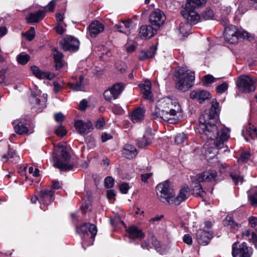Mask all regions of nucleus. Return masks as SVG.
<instances>
[{
  "mask_svg": "<svg viewBox=\"0 0 257 257\" xmlns=\"http://www.w3.org/2000/svg\"><path fill=\"white\" fill-rule=\"evenodd\" d=\"M157 51L156 46L153 45L147 50L142 51L139 54V59L142 61L153 58Z\"/></svg>",
  "mask_w": 257,
  "mask_h": 257,
  "instance_id": "obj_28",
  "label": "nucleus"
},
{
  "mask_svg": "<svg viewBox=\"0 0 257 257\" xmlns=\"http://www.w3.org/2000/svg\"><path fill=\"white\" fill-rule=\"evenodd\" d=\"M25 36L28 40H32L34 38L35 36L34 28L31 27L30 30L26 33Z\"/></svg>",
  "mask_w": 257,
  "mask_h": 257,
  "instance_id": "obj_46",
  "label": "nucleus"
},
{
  "mask_svg": "<svg viewBox=\"0 0 257 257\" xmlns=\"http://www.w3.org/2000/svg\"><path fill=\"white\" fill-rule=\"evenodd\" d=\"M114 180L111 177H107L104 180L105 186L107 188H111L113 186Z\"/></svg>",
  "mask_w": 257,
  "mask_h": 257,
  "instance_id": "obj_47",
  "label": "nucleus"
},
{
  "mask_svg": "<svg viewBox=\"0 0 257 257\" xmlns=\"http://www.w3.org/2000/svg\"><path fill=\"white\" fill-rule=\"evenodd\" d=\"M61 183L58 181H53L51 188L53 190H58L61 188Z\"/></svg>",
  "mask_w": 257,
  "mask_h": 257,
  "instance_id": "obj_57",
  "label": "nucleus"
},
{
  "mask_svg": "<svg viewBox=\"0 0 257 257\" xmlns=\"http://www.w3.org/2000/svg\"><path fill=\"white\" fill-rule=\"evenodd\" d=\"M223 224L225 226H227L230 229H237L238 228V224L234 221L230 215L226 216L223 220Z\"/></svg>",
  "mask_w": 257,
  "mask_h": 257,
  "instance_id": "obj_36",
  "label": "nucleus"
},
{
  "mask_svg": "<svg viewBox=\"0 0 257 257\" xmlns=\"http://www.w3.org/2000/svg\"><path fill=\"white\" fill-rule=\"evenodd\" d=\"M252 252L248 249L245 242H242L237 246L235 242L232 245V255L233 257H250Z\"/></svg>",
  "mask_w": 257,
  "mask_h": 257,
  "instance_id": "obj_10",
  "label": "nucleus"
},
{
  "mask_svg": "<svg viewBox=\"0 0 257 257\" xmlns=\"http://www.w3.org/2000/svg\"><path fill=\"white\" fill-rule=\"evenodd\" d=\"M153 138L151 128H147L144 136L138 140V146L140 148H143L149 145L151 143Z\"/></svg>",
  "mask_w": 257,
  "mask_h": 257,
  "instance_id": "obj_22",
  "label": "nucleus"
},
{
  "mask_svg": "<svg viewBox=\"0 0 257 257\" xmlns=\"http://www.w3.org/2000/svg\"><path fill=\"white\" fill-rule=\"evenodd\" d=\"M53 56L55 62V68L56 70H59L63 65L62 63L63 55L56 49H54L53 50Z\"/></svg>",
  "mask_w": 257,
  "mask_h": 257,
  "instance_id": "obj_34",
  "label": "nucleus"
},
{
  "mask_svg": "<svg viewBox=\"0 0 257 257\" xmlns=\"http://www.w3.org/2000/svg\"><path fill=\"white\" fill-rule=\"evenodd\" d=\"M194 179L199 182H215L218 180V175L215 171L209 170L197 175Z\"/></svg>",
  "mask_w": 257,
  "mask_h": 257,
  "instance_id": "obj_14",
  "label": "nucleus"
},
{
  "mask_svg": "<svg viewBox=\"0 0 257 257\" xmlns=\"http://www.w3.org/2000/svg\"><path fill=\"white\" fill-rule=\"evenodd\" d=\"M250 242L254 243L257 240V235L254 232H251L250 237L247 238Z\"/></svg>",
  "mask_w": 257,
  "mask_h": 257,
  "instance_id": "obj_62",
  "label": "nucleus"
},
{
  "mask_svg": "<svg viewBox=\"0 0 257 257\" xmlns=\"http://www.w3.org/2000/svg\"><path fill=\"white\" fill-rule=\"evenodd\" d=\"M247 33L235 26L230 25L225 27L224 36L225 40L230 44H236L239 39L247 37Z\"/></svg>",
  "mask_w": 257,
  "mask_h": 257,
  "instance_id": "obj_6",
  "label": "nucleus"
},
{
  "mask_svg": "<svg viewBox=\"0 0 257 257\" xmlns=\"http://www.w3.org/2000/svg\"><path fill=\"white\" fill-rule=\"evenodd\" d=\"M166 16L164 13L159 9H155L150 15V24L158 30L165 22Z\"/></svg>",
  "mask_w": 257,
  "mask_h": 257,
  "instance_id": "obj_8",
  "label": "nucleus"
},
{
  "mask_svg": "<svg viewBox=\"0 0 257 257\" xmlns=\"http://www.w3.org/2000/svg\"><path fill=\"white\" fill-rule=\"evenodd\" d=\"M156 190L157 196L163 202L169 204L171 198H173L174 190L168 181L159 184L156 187Z\"/></svg>",
  "mask_w": 257,
  "mask_h": 257,
  "instance_id": "obj_7",
  "label": "nucleus"
},
{
  "mask_svg": "<svg viewBox=\"0 0 257 257\" xmlns=\"http://www.w3.org/2000/svg\"><path fill=\"white\" fill-rule=\"evenodd\" d=\"M16 156V152L13 149L9 148L8 153L4 154L2 156L3 161L6 162L9 158H13Z\"/></svg>",
  "mask_w": 257,
  "mask_h": 257,
  "instance_id": "obj_45",
  "label": "nucleus"
},
{
  "mask_svg": "<svg viewBox=\"0 0 257 257\" xmlns=\"http://www.w3.org/2000/svg\"><path fill=\"white\" fill-rule=\"evenodd\" d=\"M145 110L144 108H136L130 114L131 119L135 123L142 121L145 117Z\"/></svg>",
  "mask_w": 257,
  "mask_h": 257,
  "instance_id": "obj_26",
  "label": "nucleus"
},
{
  "mask_svg": "<svg viewBox=\"0 0 257 257\" xmlns=\"http://www.w3.org/2000/svg\"><path fill=\"white\" fill-rule=\"evenodd\" d=\"M74 126L78 132L82 135L87 134L93 129L92 123L89 120L86 122L81 120H76Z\"/></svg>",
  "mask_w": 257,
  "mask_h": 257,
  "instance_id": "obj_16",
  "label": "nucleus"
},
{
  "mask_svg": "<svg viewBox=\"0 0 257 257\" xmlns=\"http://www.w3.org/2000/svg\"><path fill=\"white\" fill-rule=\"evenodd\" d=\"M54 118L57 122L59 123L64 120V116L61 112H59L55 114Z\"/></svg>",
  "mask_w": 257,
  "mask_h": 257,
  "instance_id": "obj_54",
  "label": "nucleus"
},
{
  "mask_svg": "<svg viewBox=\"0 0 257 257\" xmlns=\"http://www.w3.org/2000/svg\"><path fill=\"white\" fill-rule=\"evenodd\" d=\"M53 153L54 166L62 171L71 170L74 165L71 160L70 153L67 151L66 146L58 144L54 146Z\"/></svg>",
  "mask_w": 257,
  "mask_h": 257,
  "instance_id": "obj_3",
  "label": "nucleus"
},
{
  "mask_svg": "<svg viewBox=\"0 0 257 257\" xmlns=\"http://www.w3.org/2000/svg\"><path fill=\"white\" fill-rule=\"evenodd\" d=\"M32 73L39 79H47L52 80L55 77V74L41 70L38 67L33 66L31 67Z\"/></svg>",
  "mask_w": 257,
  "mask_h": 257,
  "instance_id": "obj_21",
  "label": "nucleus"
},
{
  "mask_svg": "<svg viewBox=\"0 0 257 257\" xmlns=\"http://www.w3.org/2000/svg\"><path fill=\"white\" fill-rule=\"evenodd\" d=\"M206 2L207 0H187L186 7L195 9L204 5Z\"/></svg>",
  "mask_w": 257,
  "mask_h": 257,
  "instance_id": "obj_37",
  "label": "nucleus"
},
{
  "mask_svg": "<svg viewBox=\"0 0 257 257\" xmlns=\"http://www.w3.org/2000/svg\"><path fill=\"white\" fill-rule=\"evenodd\" d=\"M248 222L252 227H255L257 225V217L254 216L249 217Z\"/></svg>",
  "mask_w": 257,
  "mask_h": 257,
  "instance_id": "obj_58",
  "label": "nucleus"
},
{
  "mask_svg": "<svg viewBox=\"0 0 257 257\" xmlns=\"http://www.w3.org/2000/svg\"><path fill=\"white\" fill-rule=\"evenodd\" d=\"M249 201L252 206L257 205V187L250 189L247 191Z\"/></svg>",
  "mask_w": 257,
  "mask_h": 257,
  "instance_id": "obj_35",
  "label": "nucleus"
},
{
  "mask_svg": "<svg viewBox=\"0 0 257 257\" xmlns=\"http://www.w3.org/2000/svg\"><path fill=\"white\" fill-rule=\"evenodd\" d=\"M192 180V187L193 188V193L197 196L203 197L205 193L203 190L202 186L200 184V182L197 181L194 177L191 178Z\"/></svg>",
  "mask_w": 257,
  "mask_h": 257,
  "instance_id": "obj_32",
  "label": "nucleus"
},
{
  "mask_svg": "<svg viewBox=\"0 0 257 257\" xmlns=\"http://www.w3.org/2000/svg\"><path fill=\"white\" fill-rule=\"evenodd\" d=\"M124 88V85L122 83H116L112 87L106 90L103 93L105 99L107 101H111L116 99Z\"/></svg>",
  "mask_w": 257,
  "mask_h": 257,
  "instance_id": "obj_11",
  "label": "nucleus"
},
{
  "mask_svg": "<svg viewBox=\"0 0 257 257\" xmlns=\"http://www.w3.org/2000/svg\"><path fill=\"white\" fill-rule=\"evenodd\" d=\"M157 30L155 29V27H153L151 24L149 26H142L140 29V36L141 38L147 39L153 37Z\"/></svg>",
  "mask_w": 257,
  "mask_h": 257,
  "instance_id": "obj_24",
  "label": "nucleus"
},
{
  "mask_svg": "<svg viewBox=\"0 0 257 257\" xmlns=\"http://www.w3.org/2000/svg\"><path fill=\"white\" fill-rule=\"evenodd\" d=\"M214 13L213 11L209 8L206 9L202 14L201 19L208 20L213 19Z\"/></svg>",
  "mask_w": 257,
  "mask_h": 257,
  "instance_id": "obj_42",
  "label": "nucleus"
},
{
  "mask_svg": "<svg viewBox=\"0 0 257 257\" xmlns=\"http://www.w3.org/2000/svg\"><path fill=\"white\" fill-rule=\"evenodd\" d=\"M123 153L126 158L132 159L137 155L138 152L135 146L126 144L123 148Z\"/></svg>",
  "mask_w": 257,
  "mask_h": 257,
  "instance_id": "obj_30",
  "label": "nucleus"
},
{
  "mask_svg": "<svg viewBox=\"0 0 257 257\" xmlns=\"http://www.w3.org/2000/svg\"><path fill=\"white\" fill-rule=\"evenodd\" d=\"M250 157V154L248 152H244L242 153L241 156H240L238 161L239 162H245Z\"/></svg>",
  "mask_w": 257,
  "mask_h": 257,
  "instance_id": "obj_52",
  "label": "nucleus"
},
{
  "mask_svg": "<svg viewBox=\"0 0 257 257\" xmlns=\"http://www.w3.org/2000/svg\"><path fill=\"white\" fill-rule=\"evenodd\" d=\"M45 16V12L44 11H39L30 13L29 17L27 18V21L28 23H38L41 21Z\"/></svg>",
  "mask_w": 257,
  "mask_h": 257,
  "instance_id": "obj_29",
  "label": "nucleus"
},
{
  "mask_svg": "<svg viewBox=\"0 0 257 257\" xmlns=\"http://www.w3.org/2000/svg\"><path fill=\"white\" fill-rule=\"evenodd\" d=\"M191 27V25L189 23H181L178 30L180 34H181L183 37H185L189 34Z\"/></svg>",
  "mask_w": 257,
  "mask_h": 257,
  "instance_id": "obj_38",
  "label": "nucleus"
},
{
  "mask_svg": "<svg viewBox=\"0 0 257 257\" xmlns=\"http://www.w3.org/2000/svg\"><path fill=\"white\" fill-rule=\"evenodd\" d=\"M187 139V136L184 133H179L175 138V142L177 145H181L184 143Z\"/></svg>",
  "mask_w": 257,
  "mask_h": 257,
  "instance_id": "obj_43",
  "label": "nucleus"
},
{
  "mask_svg": "<svg viewBox=\"0 0 257 257\" xmlns=\"http://www.w3.org/2000/svg\"><path fill=\"white\" fill-rule=\"evenodd\" d=\"M218 78H214L212 75L207 74L204 76V82L206 84L211 83L215 82Z\"/></svg>",
  "mask_w": 257,
  "mask_h": 257,
  "instance_id": "obj_49",
  "label": "nucleus"
},
{
  "mask_svg": "<svg viewBox=\"0 0 257 257\" xmlns=\"http://www.w3.org/2000/svg\"><path fill=\"white\" fill-rule=\"evenodd\" d=\"M105 122L102 118H99L96 121L95 127L97 128H102L104 125Z\"/></svg>",
  "mask_w": 257,
  "mask_h": 257,
  "instance_id": "obj_55",
  "label": "nucleus"
},
{
  "mask_svg": "<svg viewBox=\"0 0 257 257\" xmlns=\"http://www.w3.org/2000/svg\"><path fill=\"white\" fill-rule=\"evenodd\" d=\"M129 189L130 186L127 183H122L119 186V190L123 194L127 193Z\"/></svg>",
  "mask_w": 257,
  "mask_h": 257,
  "instance_id": "obj_51",
  "label": "nucleus"
},
{
  "mask_svg": "<svg viewBox=\"0 0 257 257\" xmlns=\"http://www.w3.org/2000/svg\"><path fill=\"white\" fill-rule=\"evenodd\" d=\"M128 236L131 239H142L145 236L143 230L135 225H131L125 229Z\"/></svg>",
  "mask_w": 257,
  "mask_h": 257,
  "instance_id": "obj_19",
  "label": "nucleus"
},
{
  "mask_svg": "<svg viewBox=\"0 0 257 257\" xmlns=\"http://www.w3.org/2000/svg\"><path fill=\"white\" fill-rule=\"evenodd\" d=\"M196 236L198 243L201 245L208 244L213 237L211 231L201 229L197 231Z\"/></svg>",
  "mask_w": 257,
  "mask_h": 257,
  "instance_id": "obj_15",
  "label": "nucleus"
},
{
  "mask_svg": "<svg viewBox=\"0 0 257 257\" xmlns=\"http://www.w3.org/2000/svg\"><path fill=\"white\" fill-rule=\"evenodd\" d=\"M182 110L177 99L169 97L160 99L157 102L155 111L152 113L153 118H160L169 121L180 113Z\"/></svg>",
  "mask_w": 257,
  "mask_h": 257,
  "instance_id": "obj_2",
  "label": "nucleus"
},
{
  "mask_svg": "<svg viewBox=\"0 0 257 257\" xmlns=\"http://www.w3.org/2000/svg\"><path fill=\"white\" fill-rule=\"evenodd\" d=\"M56 4V0H52L47 6L48 11L53 12Z\"/></svg>",
  "mask_w": 257,
  "mask_h": 257,
  "instance_id": "obj_59",
  "label": "nucleus"
},
{
  "mask_svg": "<svg viewBox=\"0 0 257 257\" xmlns=\"http://www.w3.org/2000/svg\"><path fill=\"white\" fill-rule=\"evenodd\" d=\"M189 188L187 186H183L179 191V194L175 197V193H174L173 198H171L169 204H174L178 205L183 201H185L189 195Z\"/></svg>",
  "mask_w": 257,
  "mask_h": 257,
  "instance_id": "obj_18",
  "label": "nucleus"
},
{
  "mask_svg": "<svg viewBox=\"0 0 257 257\" xmlns=\"http://www.w3.org/2000/svg\"><path fill=\"white\" fill-rule=\"evenodd\" d=\"M228 88V85L226 82H224L216 87V91L219 93H224Z\"/></svg>",
  "mask_w": 257,
  "mask_h": 257,
  "instance_id": "obj_48",
  "label": "nucleus"
},
{
  "mask_svg": "<svg viewBox=\"0 0 257 257\" xmlns=\"http://www.w3.org/2000/svg\"><path fill=\"white\" fill-rule=\"evenodd\" d=\"M29 172L30 174H32L35 177H37L39 175V170L38 168H35V170L32 167H30L29 168Z\"/></svg>",
  "mask_w": 257,
  "mask_h": 257,
  "instance_id": "obj_60",
  "label": "nucleus"
},
{
  "mask_svg": "<svg viewBox=\"0 0 257 257\" xmlns=\"http://www.w3.org/2000/svg\"><path fill=\"white\" fill-rule=\"evenodd\" d=\"M30 59V56L26 53H22L17 56L18 62L22 65H25L28 63Z\"/></svg>",
  "mask_w": 257,
  "mask_h": 257,
  "instance_id": "obj_40",
  "label": "nucleus"
},
{
  "mask_svg": "<svg viewBox=\"0 0 257 257\" xmlns=\"http://www.w3.org/2000/svg\"><path fill=\"white\" fill-rule=\"evenodd\" d=\"M15 132L20 135L26 134L28 133L29 130L26 124L18 120H14L13 122Z\"/></svg>",
  "mask_w": 257,
  "mask_h": 257,
  "instance_id": "obj_31",
  "label": "nucleus"
},
{
  "mask_svg": "<svg viewBox=\"0 0 257 257\" xmlns=\"http://www.w3.org/2000/svg\"><path fill=\"white\" fill-rule=\"evenodd\" d=\"M256 83V77L248 75H242L238 77L236 86L240 92L249 93L255 91Z\"/></svg>",
  "mask_w": 257,
  "mask_h": 257,
  "instance_id": "obj_4",
  "label": "nucleus"
},
{
  "mask_svg": "<svg viewBox=\"0 0 257 257\" xmlns=\"http://www.w3.org/2000/svg\"><path fill=\"white\" fill-rule=\"evenodd\" d=\"M61 48L65 51H76L79 49V41L73 36H67L60 42Z\"/></svg>",
  "mask_w": 257,
  "mask_h": 257,
  "instance_id": "obj_9",
  "label": "nucleus"
},
{
  "mask_svg": "<svg viewBox=\"0 0 257 257\" xmlns=\"http://www.w3.org/2000/svg\"><path fill=\"white\" fill-rule=\"evenodd\" d=\"M219 112V103L216 100L211 102L209 110L204 111L199 118L200 133L205 135L209 140H215L214 145L219 149L223 148L224 143L229 137L228 128L218 129L216 123Z\"/></svg>",
  "mask_w": 257,
  "mask_h": 257,
  "instance_id": "obj_1",
  "label": "nucleus"
},
{
  "mask_svg": "<svg viewBox=\"0 0 257 257\" xmlns=\"http://www.w3.org/2000/svg\"><path fill=\"white\" fill-rule=\"evenodd\" d=\"M136 27V24L131 20H121L118 24H115L114 26V28L118 32L126 35L129 34L130 31L135 29Z\"/></svg>",
  "mask_w": 257,
  "mask_h": 257,
  "instance_id": "obj_12",
  "label": "nucleus"
},
{
  "mask_svg": "<svg viewBox=\"0 0 257 257\" xmlns=\"http://www.w3.org/2000/svg\"><path fill=\"white\" fill-rule=\"evenodd\" d=\"M47 94H43L44 100L42 102L40 99L35 96H33L31 99V101L32 103L34 104V106L38 108L39 111L46 107V102L47 101Z\"/></svg>",
  "mask_w": 257,
  "mask_h": 257,
  "instance_id": "obj_33",
  "label": "nucleus"
},
{
  "mask_svg": "<svg viewBox=\"0 0 257 257\" xmlns=\"http://www.w3.org/2000/svg\"><path fill=\"white\" fill-rule=\"evenodd\" d=\"M181 14L187 21V23L189 24V23L193 24H197L201 19V17L194 11V9H192V8L185 7L184 10L181 11Z\"/></svg>",
  "mask_w": 257,
  "mask_h": 257,
  "instance_id": "obj_13",
  "label": "nucleus"
},
{
  "mask_svg": "<svg viewBox=\"0 0 257 257\" xmlns=\"http://www.w3.org/2000/svg\"><path fill=\"white\" fill-rule=\"evenodd\" d=\"M87 106V102L86 100L83 99L80 101L79 104V108L81 110L84 111L85 110Z\"/></svg>",
  "mask_w": 257,
  "mask_h": 257,
  "instance_id": "obj_63",
  "label": "nucleus"
},
{
  "mask_svg": "<svg viewBox=\"0 0 257 257\" xmlns=\"http://www.w3.org/2000/svg\"><path fill=\"white\" fill-rule=\"evenodd\" d=\"M210 95L209 92L200 89L193 90L190 94V97L191 99H196L200 103H202L205 100L209 99Z\"/></svg>",
  "mask_w": 257,
  "mask_h": 257,
  "instance_id": "obj_20",
  "label": "nucleus"
},
{
  "mask_svg": "<svg viewBox=\"0 0 257 257\" xmlns=\"http://www.w3.org/2000/svg\"><path fill=\"white\" fill-rule=\"evenodd\" d=\"M83 79V77L80 76V81H77L76 83H68V85L70 86V87L74 91H81L82 89V86L81 84V80Z\"/></svg>",
  "mask_w": 257,
  "mask_h": 257,
  "instance_id": "obj_44",
  "label": "nucleus"
},
{
  "mask_svg": "<svg viewBox=\"0 0 257 257\" xmlns=\"http://www.w3.org/2000/svg\"><path fill=\"white\" fill-rule=\"evenodd\" d=\"M230 176L232 181L236 185H237L239 184H241L243 182V178L242 177L240 176L239 174L234 173L232 171L230 172Z\"/></svg>",
  "mask_w": 257,
  "mask_h": 257,
  "instance_id": "obj_41",
  "label": "nucleus"
},
{
  "mask_svg": "<svg viewBox=\"0 0 257 257\" xmlns=\"http://www.w3.org/2000/svg\"><path fill=\"white\" fill-rule=\"evenodd\" d=\"M195 80L193 72L187 70L180 73L176 80V87L179 90L186 91L191 88Z\"/></svg>",
  "mask_w": 257,
  "mask_h": 257,
  "instance_id": "obj_5",
  "label": "nucleus"
},
{
  "mask_svg": "<svg viewBox=\"0 0 257 257\" xmlns=\"http://www.w3.org/2000/svg\"><path fill=\"white\" fill-rule=\"evenodd\" d=\"M141 88L142 93L144 98L151 100L152 98V93L151 91V83L148 80L145 81L144 84L140 85Z\"/></svg>",
  "mask_w": 257,
  "mask_h": 257,
  "instance_id": "obj_27",
  "label": "nucleus"
},
{
  "mask_svg": "<svg viewBox=\"0 0 257 257\" xmlns=\"http://www.w3.org/2000/svg\"><path fill=\"white\" fill-rule=\"evenodd\" d=\"M183 241L188 245L191 244L192 242V237L188 234H185L183 237Z\"/></svg>",
  "mask_w": 257,
  "mask_h": 257,
  "instance_id": "obj_56",
  "label": "nucleus"
},
{
  "mask_svg": "<svg viewBox=\"0 0 257 257\" xmlns=\"http://www.w3.org/2000/svg\"><path fill=\"white\" fill-rule=\"evenodd\" d=\"M54 191L52 189H43L39 192V202L41 204H48L54 200Z\"/></svg>",
  "mask_w": 257,
  "mask_h": 257,
  "instance_id": "obj_17",
  "label": "nucleus"
},
{
  "mask_svg": "<svg viewBox=\"0 0 257 257\" xmlns=\"http://www.w3.org/2000/svg\"><path fill=\"white\" fill-rule=\"evenodd\" d=\"M104 25L97 21L92 22L88 28L89 32L91 37H95L104 30Z\"/></svg>",
  "mask_w": 257,
  "mask_h": 257,
  "instance_id": "obj_23",
  "label": "nucleus"
},
{
  "mask_svg": "<svg viewBox=\"0 0 257 257\" xmlns=\"http://www.w3.org/2000/svg\"><path fill=\"white\" fill-rule=\"evenodd\" d=\"M152 173H149L141 175V180L144 182H147L148 180L152 176Z\"/></svg>",
  "mask_w": 257,
  "mask_h": 257,
  "instance_id": "obj_61",
  "label": "nucleus"
},
{
  "mask_svg": "<svg viewBox=\"0 0 257 257\" xmlns=\"http://www.w3.org/2000/svg\"><path fill=\"white\" fill-rule=\"evenodd\" d=\"M77 231L84 235L87 234L88 232H89L92 237H94L97 233V228L96 226L93 224L84 223L80 226Z\"/></svg>",
  "mask_w": 257,
  "mask_h": 257,
  "instance_id": "obj_25",
  "label": "nucleus"
},
{
  "mask_svg": "<svg viewBox=\"0 0 257 257\" xmlns=\"http://www.w3.org/2000/svg\"><path fill=\"white\" fill-rule=\"evenodd\" d=\"M257 129L254 126H249L247 127L245 132H242L243 135H248L252 139H254L257 136Z\"/></svg>",
  "mask_w": 257,
  "mask_h": 257,
  "instance_id": "obj_39",
  "label": "nucleus"
},
{
  "mask_svg": "<svg viewBox=\"0 0 257 257\" xmlns=\"http://www.w3.org/2000/svg\"><path fill=\"white\" fill-rule=\"evenodd\" d=\"M56 134L59 137H63L66 134V131L64 127L60 126L55 130Z\"/></svg>",
  "mask_w": 257,
  "mask_h": 257,
  "instance_id": "obj_50",
  "label": "nucleus"
},
{
  "mask_svg": "<svg viewBox=\"0 0 257 257\" xmlns=\"http://www.w3.org/2000/svg\"><path fill=\"white\" fill-rule=\"evenodd\" d=\"M55 30L57 33L60 35H62L65 31L62 23H58L57 26L55 27Z\"/></svg>",
  "mask_w": 257,
  "mask_h": 257,
  "instance_id": "obj_53",
  "label": "nucleus"
},
{
  "mask_svg": "<svg viewBox=\"0 0 257 257\" xmlns=\"http://www.w3.org/2000/svg\"><path fill=\"white\" fill-rule=\"evenodd\" d=\"M115 196V192L113 190H108L107 191V197L109 199H113Z\"/></svg>",
  "mask_w": 257,
  "mask_h": 257,
  "instance_id": "obj_64",
  "label": "nucleus"
}]
</instances>
